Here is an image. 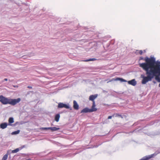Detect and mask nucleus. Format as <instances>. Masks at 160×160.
I'll return each instance as SVG.
<instances>
[{
    "mask_svg": "<svg viewBox=\"0 0 160 160\" xmlns=\"http://www.w3.org/2000/svg\"><path fill=\"white\" fill-rule=\"evenodd\" d=\"M145 62L139 63V66L146 71L145 76L141 75V77L142 78V84H145L148 81H151L157 75L160 73V61H156L154 57L150 58H146Z\"/></svg>",
    "mask_w": 160,
    "mask_h": 160,
    "instance_id": "f257e3e1",
    "label": "nucleus"
},
{
    "mask_svg": "<svg viewBox=\"0 0 160 160\" xmlns=\"http://www.w3.org/2000/svg\"><path fill=\"white\" fill-rule=\"evenodd\" d=\"M21 99L20 98L17 99H8L2 95L0 96V102L4 105L8 104L14 105L20 102Z\"/></svg>",
    "mask_w": 160,
    "mask_h": 160,
    "instance_id": "f03ea898",
    "label": "nucleus"
},
{
    "mask_svg": "<svg viewBox=\"0 0 160 160\" xmlns=\"http://www.w3.org/2000/svg\"><path fill=\"white\" fill-rule=\"evenodd\" d=\"M96 106L95 103L93 102L91 108L89 109L88 108H83L81 111V113H86L87 112H95L97 110V108H95Z\"/></svg>",
    "mask_w": 160,
    "mask_h": 160,
    "instance_id": "7ed1b4c3",
    "label": "nucleus"
},
{
    "mask_svg": "<svg viewBox=\"0 0 160 160\" xmlns=\"http://www.w3.org/2000/svg\"><path fill=\"white\" fill-rule=\"evenodd\" d=\"M160 153V150L157 151L153 154L145 156L139 160H148L152 158H153L154 156H156L158 153Z\"/></svg>",
    "mask_w": 160,
    "mask_h": 160,
    "instance_id": "20e7f679",
    "label": "nucleus"
},
{
    "mask_svg": "<svg viewBox=\"0 0 160 160\" xmlns=\"http://www.w3.org/2000/svg\"><path fill=\"white\" fill-rule=\"evenodd\" d=\"M58 107V108H64L67 109H69L70 110H72V108L69 105V104H66L62 102H59Z\"/></svg>",
    "mask_w": 160,
    "mask_h": 160,
    "instance_id": "39448f33",
    "label": "nucleus"
},
{
    "mask_svg": "<svg viewBox=\"0 0 160 160\" xmlns=\"http://www.w3.org/2000/svg\"><path fill=\"white\" fill-rule=\"evenodd\" d=\"M127 82L129 84L133 86H135L137 84V82L134 79L127 81Z\"/></svg>",
    "mask_w": 160,
    "mask_h": 160,
    "instance_id": "423d86ee",
    "label": "nucleus"
},
{
    "mask_svg": "<svg viewBox=\"0 0 160 160\" xmlns=\"http://www.w3.org/2000/svg\"><path fill=\"white\" fill-rule=\"evenodd\" d=\"M11 154V150L7 151V153L3 156L2 160H6L8 158V155H10Z\"/></svg>",
    "mask_w": 160,
    "mask_h": 160,
    "instance_id": "0eeeda50",
    "label": "nucleus"
},
{
    "mask_svg": "<svg viewBox=\"0 0 160 160\" xmlns=\"http://www.w3.org/2000/svg\"><path fill=\"white\" fill-rule=\"evenodd\" d=\"M98 96V95L97 94H95V95H91L89 96V99L90 100L92 101V104L93 103V102H94L95 103V102L94 101V100Z\"/></svg>",
    "mask_w": 160,
    "mask_h": 160,
    "instance_id": "6e6552de",
    "label": "nucleus"
},
{
    "mask_svg": "<svg viewBox=\"0 0 160 160\" xmlns=\"http://www.w3.org/2000/svg\"><path fill=\"white\" fill-rule=\"evenodd\" d=\"M73 108L76 110H78L79 109V105L78 104L77 102L75 100H74L73 102Z\"/></svg>",
    "mask_w": 160,
    "mask_h": 160,
    "instance_id": "1a4fd4ad",
    "label": "nucleus"
},
{
    "mask_svg": "<svg viewBox=\"0 0 160 160\" xmlns=\"http://www.w3.org/2000/svg\"><path fill=\"white\" fill-rule=\"evenodd\" d=\"M8 124L7 122H3L1 123L0 125V128L2 129H4L7 128Z\"/></svg>",
    "mask_w": 160,
    "mask_h": 160,
    "instance_id": "9d476101",
    "label": "nucleus"
},
{
    "mask_svg": "<svg viewBox=\"0 0 160 160\" xmlns=\"http://www.w3.org/2000/svg\"><path fill=\"white\" fill-rule=\"evenodd\" d=\"M14 119L12 117H10L9 118L8 122L9 123L8 124V125L12 126V123L14 122Z\"/></svg>",
    "mask_w": 160,
    "mask_h": 160,
    "instance_id": "9b49d317",
    "label": "nucleus"
},
{
    "mask_svg": "<svg viewBox=\"0 0 160 160\" xmlns=\"http://www.w3.org/2000/svg\"><path fill=\"white\" fill-rule=\"evenodd\" d=\"M114 80L116 81H120L121 82H127V81L126 80L120 78H117Z\"/></svg>",
    "mask_w": 160,
    "mask_h": 160,
    "instance_id": "f8f14e48",
    "label": "nucleus"
},
{
    "mask_svg": "<svg viewBox=\"0 0 160 160\" xmlns=\"http://www.w3.org/2000/svg\"><path fill=\"white\" fill-rule=\"evenodd\" d=\"M60 118V115L59 114H56L55 117V120L57 122H58Z\"/></svg>",
    "mask_w": 160,
    "mask_h": 160,
    "instance_id": "ddd939ff",
    "label": "nucleus"
},
{
    "mask_svg": "<svg viewBox=\"0 0 160 160\" xmlns=\"http://www.w3.org/2000/svg\"><path fill=\"white\" fill-rule=\"evenodd\" d=\"M49 154H52L53 155L55 156L61 157V155H58L57 154V152H51L49 153Z\"/></svg>",
    "mask_w": 160,
    "mask_h": 160,
    "instance_id": "4468645a",
    "label": "nucleus"
},
{
    "mask_svg": "<svg viewBox=\"0 0 160 160\" xmlns=\"http://www.w3.org/2000/svg\"><path fill=\"white\" fill-rule=\"evenodd\" d=\"M50 130L52 131H56L60 129V128H57L56 127H50Z\"/></svg>",
    "mask_w": 160,
    "mask_h": 160,
    "instance_id": "2eb2a0df",
    "label": "nucleus"
},
{
    "mask_svg": "<svg viewBox=\"0 0 160 160\" xmlns=\"http://www.w3.org/2000/svg\"><path fill=\"white\" fill-rule=\"evenodd\" d=\"M155 80L159 82H160V73L155 77Z\"/></svg>",
    "mask_w": 160,
    "mask_h": 160,
    "instance_id": "dca6fc26",
    "label": "nucleus"
},
{
    "mask_svg": "<svg viewBox=\"0 0 160 160\" xmlns=\"http://www.w3.org/2000/svg\"><path fill=\"white\" fill-rule=\"evenodd\" d=\"M22 148H21L20 149L19 148H17L14 150L11 151V153H16L18 152L19 150L21 149Z\"/></svg>",
    "mask_w": 160,
    "mask_h": 160,
    "instance_id": "f3484780",
    "label": "nucleus"
},
{
    "mask_svg": "<svg viewBox=\"0 0 160 160\" xmlns=\"http://www.w3.org/2000/svg\"><path fill=\"white\" fill-rule=\"evenodd\" d=\"M97 60V59L95 58H90L89 59H87L86 60H84V61L87 62L88 61H94Z\"/></svg>",
    "mask_w": 160,
    "mask_h": 160,
    "instance_id": "a211bd4d",
    "label": "nucleus"
},
{
    "mask_svg": "<svg viewBox=\"0 0 160 160\" xmlns=\"http://www.w3.org/2000/svg\"><path fill=\"white\" fill-rule=\"evenodd\" d=\"M20 132V130H18L16 131L13 132L11 134L12 135H16L18 134Z\"/></svg>",
    "mask_w": 160,
    "mask_h": 160,
    "instance_id": "6ab92c4d",
    "label": "nucleus"
},
{
    "mask_svg": "<svg viewBox=\"0 0 160 160\" xmlns=\"http://www.w3.org/2000/svg\"><path fill=\"white\" fill-rule=\"evenodd\" d=\"M50 127H42L40 128L41 130H50Z\"/></svg>",
    "mask_w": 160,
    "mask_h": 160,
    "instance_id": "aec40b11",
    "label": "nucleus"
},
{
    "mask_svg": "<svg viewBox=\"0 0 160 160\" xmlns=\"http://www.w3.org/2000/svg\"><path fill=\"white\" fill-rule=\"evenodd\" d=\"M115 117H121V118H123V117H122V116L121 115V114H118V113H116L115 114Z\"/></svg>",
    "mask_w": 160,
    "mask_h": 160,
    "instance_id": "412c9836",
    "label": "nucleus"
},
{
    "mask_svg": "<svg viewBox=\"0 0 160 160\" xmlns=\"http://www.w3.org/2000/svg\"><path fill=\"white\" fill-rule=\"evenodd\" d=\"M146 58H148V57H145V58H143V57H141L139 58V60H144L145 61V59Z\"/></svg>",
    "mask_w": 160,
    "mask_h": 160,
    "instance_id": "4be33fe9",
    "label": "nucleus"
},
{
    "mask_svg": "<svg viewBox=\"0 0 160 160\" xmlns=\"http://www.w3.org/2000/svg\"><path fill=\"white\" fill-rule=\"evenodd\" d=\"M19 123L18 122H16L14 124H12V126H13V127L15 126L16 125H18V124Z\"/></svg>",
    "mask_w": 160,
    "mask_h": 160,
    "instance_id": "5701e85b",
    "label": "nucleus"
},
{
    "mask_svg": "<svg viewBox=\"0 0 160 160\" xmlns=\"http://www.w3.org/2000/svg\"><path fill=\"white\" fill-rule=\"evenodd\" d=\"M137 51H139V53L140 55H142V51L141 50H137Z\"/></svg>",
    "mask_w": 160,
    "mask_h": 160,
    "instance_id": "b1692460",
    "label": "nucleus"
},
{
    "mask_svg": "<svg viewBox=\"0 0 160 160\" xmlns=\"http://www.w3.org/2000/svg\"><path fill=\"white\" fill-rule=\"evenodd\" d=\"M114 116V115L112 116H109L108 118V119H110L112 118V117H113Z\"/></svg>",
    "mask_w": 160,
    "mask_h": 160,
    "instance_id": "393cba45",
    "label": "nucleus"
},
{
    "mask_svg": "<svg viewBox=\"0 0 160 160\" xmlns=\"http://www.w3.org/2000/svg\"><path fill=\"white\" fill-rule=\"evenodd\" d=\"M28 88H32V87L30 86H28Z\"/></svg>",
    "mask_w": 160,
    "mask_h": 160,
    "instance_id": "a878e982",
    "label": "nucleus"
},
{
    "mask_svg": "<svg viewBox=\"0 0 160 160\" xmlns=\"http://www.w3.org/2000/svg\"><path fill=\"white\" fill-rule=\"evenodd\" d=\"M4 80L5 81H7L8 80V79H7V78H5L4 79Z\"/></svg>",
    "mask_w": 160,
    "mask_h": 160,
    "instance_id": "bb28decb",
    "label": "nucleus"
},
{
    "mask_svg": "<svg viewBox=\"0 0 160 160\" xmlns=\"http://www.w3.org/2000/svg\"><path fill=\"white\" fill-rule=\"evenodd\" d=\"M158 87H160V83L159 84V85H158Z\"/></svg>",
    "mask_w": 160,
    "mask_h": 160,
    "instance_id": "cd10ccee",
    "label": "nucleus"
},
{
    "mask_svg": "<svg viewBox=\"0 0 160 160\" xmlns=\"http://www.w3.org/2000/svg\"><path fill=\"white\" fill-rule=\"evenodd\" d=\"M94 147H95V148H96V147H97V146H95Z\"/></svg>",
    "mask_w": 160,
    "mask_h": 160,
    "instance_id": "c85d7f7f",
    "label": "nucleus"
},
{
    "mask_svg": "<svg viewBox=\"0 0 160 160\" xmlns=\"http://www.w3.org/2000/svg\"><path fill=\"white\" fill-rule=\"evenodd\" d=\"M154 82V83H155V82Z\"/></svg>",
    "mask_w": 160,
    "mask_h": 160,
    "instance_id": "c756f323",
    "label": "nucleus"
},
{
    "mask_svg": "<svg viewBox=\"0 0 160 160\" xmlns=\"http://www.w3.org/2000/svg\"><path fill=\"white\" fill-rule=\"evenodd\" d=\"M28 160H31V159H28Z\"/></svg>",
    "mask_w": 160,
    "mask_h": 160,
    "instance_id": "7c9ffc66",
    "label": "nucleus"
}]
</instances>
